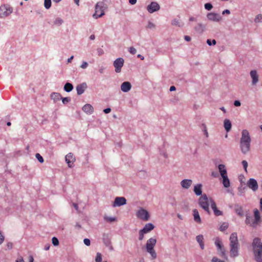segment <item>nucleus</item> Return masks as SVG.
I'll list each match as a JSON object with an SVG mask.
<instances>
[{"label": "nucleus", "instance_id": "28", "mask_svg": "<svg viewBox=\"0 0 262 262\" xmlns=\"http://www.w3.org/2000/svg\"><path fill=\"white\" fill-rule=\"evenodd\" d=\"M224 127L227 132H229L232 127L231 122L228 119H225L224 121Z\"/></svg>", "mask_w": 262, "mask_h": 262}, {"label": "nucleus", "instance_id": "4", "mask_svg": "<svg viewBox=\"0 0 262 262\" xmlns=\"http://www.w3.org/2000/svg\"><path fill=\"white\" fill-rule=\"evenodd\" d=\"M106 8V5L103 2H98L95 7V13L93 15V17L97 19L102 17L104 14V10Z\"/></svg>", "mask_w": 262, "mask_h": 262}, {"label": "nucleus", "instance_id": "49", "mask_svg": "<svg viewBox=\"0 0 262 262\" xmlns=\"http://www.w3.org/2000/svg\"><path fill=\"white\" fill-rule=\"evenodd\" d=\"M52 243L54 245V246H57L59 244V241H58V239L55 237H53L52 238Z\"/></svg>", "mask_w": 262, "mask_h": 262}, {"label": "nucleus", "instance_id": "45", "mask_svg": "<svg viewBox=\"0 0 262 262\" xmlns=\"http://www.w3.org/2000/svg\"><path fill=\"white\" fill-rule=\"evenodd\" d=\"M144 234H146L145 233H143V231L142 230H140L139 232V239L140 241L143 240L144 238Z\"/></svg>", "mask_w": 262, "mask_h": 262}, {"label": "nucleus", "instance_id": "47", "mask_svg": "<svg viewBox=\"0 0 262 262\" xmlns=\"http://www.w3.org/2000/svg\"><path fill=\"white\" fill-rule=\"evenodd\" d=\"M207 43L209 46L215 45L216 43V40L215 39H213L211 40L210 39L207 40Z\"/></svg>", "mask_w": 262, "mask_h": 262}, {"label": "nucleus", "instance_id": "46", "mask_svg": "<svg viewBox=\"0 0 262 262\" xmlns=\"http://www.w3.org/2000/svg\"><path fill=\"white\" fill-rule=\"evenodd\" d=\"M36 158L37 159L38 161L40 163L43 162V159L39 154H36L35 155Z\"/></svg>", "mask_w": 262, "mask_h": 262}, {"label": "nucleus", "instance_id": "8", "mask_svg": "<svg viewBox=\"0 0 262 262\" xmlns=\"http://www.w3.org/2000/svg\"><path fill=\"white\" fill-rule=\"evenodd\" d=\"M214 244L217 247L218 251L220 252V256L223 258L227 259L226 250L222 244V240L219 237H217L215 238Z\"/></svg>", "mask_w": 262, "mask_h": 262}, {"label": "nucleus", "instance_id": "41", "mask_svg": "<svg viewBox=\"0 0 262 262\" xmlns=\"http://www.w3.org/2000/svg\"><path fill=\"white\" fill-rule=\"evenodd\" d=\"M242 164L244 167L245 171L247 172V167L248 166V162L246 160H243L242 162Z\"/></svg>", "mask_w": 262, "mask_h": 262}, {"label": "nucleus", "instance_id": "50", "mask_svg": "<svg viewBox=\"0 0 262 262\" xmlns=\"http://www.w3.org/2000/svg\"><path fill=\"white\" fill-rule=\"evenodd\" d=\"M88 66V63L86 61H82L81 64L80 65V67L82 69H85Z\"/></svg>", "mask_w": 262, "mask_h": 262}, {"label": "nucleus", "instance_id": "34", "mask_svg": "<svg viewBox=\"0 0 262 262\" xmlns=\"http://www.w3.org/2000/svg\"><path fill=\"white\" fill-rule=\"evenodd\" d=\"M205 27L202 24H198L195 27V30L196 31L199 32H203L204 30Z\"/></svg>", "mask_w": 262, "mask_h": 262}, {"label": "nucleus", "instance_id": "59", "mask_svg": "<svg viewBox=\"0 0 262 262\" xmlns=\"http://www.w3.org/2000/svg\"><path fill=\"white\" fill-rule=\"evenodd\" d=\"M111 111V109L110 108H107L103 110V112L105 114H108L110 113Z\"/></svg>", "mask_w": 262, "mask_h": 262}, {"label": "nucleus", "instance_id": "58", "mask_svg": "<svg viewBox=\"0 0 262 262\" xmlns=\"http://www.w3.org/2000/svg\"><path fill=\"white\" fill-rule=\"evenodd\" d=\"M230 14V11L228 9H226L225 10H224L223 12H222V14L223 15H225V14Z\"/></svg>", "mask_w": 262, "mask_h": 262}, {"label": "nucleus", "instance_id": "56", "mask_svg": "<svg viewBox=\"0 0 262 262\" xmlns=\"http://www.w3.org/2000/svg\"><path fill=\"white\" fill-rule=\"evenodd\" d=\"M15 262H25V261L24 260L23 257L21 256H19L16 259Z\"/></svg>", "mask_w": 262, "mask_h": 262}, {"label": "nucleus", "instance_id": "7", "mask_svg": "<svg viewBox=\"0 0 262 262\" xmlns=\"http://www.w3.org/2000/svg\"><path fill=\"white\" fill-rule=\"evenodd\" d=\"M210 203V199H208L206 194H203L199 200V205L207 212L210 213L209 205Z\"/></svg>", "mask_w": 262, "mask_h": 262}, {"label": "nucleus", "instance_id": "5", "mask_svg": "<svg viewBox=\"0 0 262 262\" xmlns=\"http://www.w3.org/2000/svg\"><path fill=\"white\" fill-rule=\"evenodd\" d=\"M157 243L156 239L154 238H150L147 241L146 244V251L148 253H149L152 259H156L157 258V254L155 251L154 249V247L155 246Z\"/></svg>", "mask_w": 262, "mask_h": 262}, {"label": "nucleus", "instance_id": "44", "mask_svg": "<svg viewBox=\"0 0 262 262\" xmlns=\"http://www.w3.org/2000/svg\"><path fill=\"white\" fill-rule=\"evenodd\" d=\"M204 7H205V8L208 11L211 10L212 9V8H213L212 4L210 3L205 4L204 5Z\"/></svg>", "mask_w": 262, "mask_h": 262}, {"label": "nucleus", "instance_id": "32", "mask_svg": "<svg viewBox=\"0 0 262 262\" xmlns=\"http://www.w3.org/2000/svg\"><path fill=\"white\" fill-rule=\"evenodd\" d=\"M73 89V85L69 82H67L64 86V90L67 92H70Z\"/></svg>", "mask_w": 262, "mask_h": 262}, {"label": "nucleus", "instance_id": "6", "mask_svg": "<svg viewBox=\"0 0 262 262\" xmlns=\"http://www.w3.org/2000/svg\"><path fill=\"white\" fill-rule=\"evenodd\" d=\"M13 8L9 5H3L0 6V18H6L13 12Z\"/></svg>", "mask_w": 262, "mask_h": 262}, {"label": "nucleus", "instance_id": "24", "mask_svg": "<svg viewBox=\"0 0 262 262\" xmlns=\"http://www.w3.org/2000/svg\"><path fill=\"white\" fill-rule=\"evenodd\" d=\"M192 213H193L194 221L198 224H201L202 222L201 219V217L200 216V214H199V213L198 210L196 209H193L192 211Z\"/></svg>", "mask_w": 262, "mask_h": 262}, {"label": "nucleus", "instance_id": "64", "mask_svg": "<svg viewBox=\"0 0 262 262\" xmlns=\"http://www.w3.org/2000/svg\"><path fill=\"white\" fill-rule=\"evenodd\" d=\"M211 176H213V177L216 178L218 176V174L217 172H212L211 173Z\"/></svg>", "mask_w": 262, "mask_h": 262}, {"label": "nucleus", "instance_id": "35", "mask_svg": "<svg viewBox=\"0 0 262 262\" xmlns=\"http://www.w3.org/2000/svg\"><path fill=\"white\" fill-rule=\"evenodd\" d=\"M254 221V219L250 216L246 215V219L245 222L247 225H249L252 227V221Z\"/></svg>", "mask_w": 262, "mask_h": 262}, {"label": "nucleus", "instance_id": "1", "mask_svg": "<svg viewBox=\"0 0 262 262\" xmlns=\"http://www.w3.org/2000/svg\"><path fill=\"white\" fill-rule=\"evenodd\" d=\"M251 138L247 129H243L241 133L239 141V147L242 154L246 155L251 149Z\"/></svg>", "mask_w": 262, "mask_h": 262}, {"label": "nucleus", "instance_id": "26", "mask_svg": "<svg viewBox=\"0 0 262 262\" xmlns=\"http://www.w3.org/2000/svg\"><path fill=\"white\" fill-rule=\"evenodd\" d=\"M218 169L221 177L225 176L227 175V171L226 166L224 164H219L218 165Z\"/></svg>", "mask_w": 262, "mask_h": 262}, {"label": "nucleus", "instance_id": "37", "mask_svg": "<svg viewBox=\"0 0 262 262\" xmlns=\"http://www.w3.org/2000/svg\"><path fill=\"white\" fill-rule=\"evenodd\" d=\"M228 227V224L227 223H223L220 227V230L221 231L226 230Z\"/></svg>", "mask_w": 262, "mask_h": 262}, {"label": "nucleus", "instance_id": "36", "mask_svg": "<svg viewBox=\"0 0 262 262\" xmlns=\"http://www.w3.org/2000/svg\"><path fill=\"white\" fill-rule=\"evenodd\" d=\"M254 22L259 23L262 22V14H259L257 15L254 18Z\"/></svg>", "mask_w": 262, "mask_h": 262}, {"label": "nucleus", "instance_id": "23", "mask_svg": "<svg viewBox=\"0 0 262 262\" xmlns=\"http://www.w3.org/2000/svg\"><path fill=\"white\" fill-rule=\"evenodd\" d=\"M155 228V226L152 223H147L145 224L142 229L143 233H147L152 230Z\"/></svg>", "mask_w": 262, "mask_h": 262}, {"label": "nucleus", "instance_id": "57", "mask_svg": "<svg viewBox=\"0 0 262 262\" xmlns=\"http://www.w3.org/2000/svg\"><path fill=\"white\" fill-rule=\"evenodd\" d=\"M234 105L235 106H241V102H240V101L239 100H235L234 102Z\"/></svg>", "mask_w": 262, "mask_h": 262}, {"label": "nucleus", "instance_id": "12", "mask_svg": "<svg viewBox=\"0 0 262 262\" xmlns=\"http://www.w3.org/2000/svg\"><path fill=\"white\" fill-rule=\"evenodd\" d=\"M126 204V200L123 196H117L115 198L113 206L114 207L121 206Z\"/></svg>", "mask_w": 262, "mask_h": 262}, {"label": "nucleus", "instance_id": "27", "mask_svg": "<svg viewBox=\"0 0 262 262\" xmlns=\"http://www.w3.org/2000/svg\"><path fill=\"white\" fill-rule=\"evenodd\" d=\"M193 191L196 195H201L202 193V185L201 184H197L194 185Z\"/></svg>", "mask_w": 262, "mask_h": 262}, {"label": "nucleus", "instance_id": "3", "mask_svg": "<svg viewBox=\"0 0 262 262\" xmlns=\"http://www.w3.org/2000/svg\"><path fill=\"white\" fill-rule=\"evenodd\" d=\"M252 246L255 259L257 262H262V243L258 238L253 239Z\"/></svg>", "mask_w": 262, "mask_h": 262}, {"label": "nucleus", "instance_id": "62", "mask_svg": "<svg viewBox=\"0 0 262 262\" xmlns=\"http://www.w3.org/2000/svg\"><path fill=\"white\" fill-rule=\"evenodd\" d=\"M98 55L100 56L103 54V51L101 49H98Z\"/></svg>", "mask_w": 262, "mask_h": 262}, {"label": "nucleus", "instance_id": "13", "mask_svg": "<svg viewBox=\"0 0 262 262\" xmlns=\"http://www.w3.org/2000/svg\"><path fill=\"white\" fill-rule=\"evenodd\" d=\"M102 240L105 246L107 247L110 251L114 250V248L111 241V238L108 234H104L103 235Z\"/></svg>", "mask_w": 262, "mask_h": 262}, {"label": "nucleus", "instance_id": "21", "mask_svg": "<svg viewBox=\"0 0 262 262\" xmlns=\"http://www.w3.org/2000/svg\"><path fill=\"white\" fill-rule=\"evenodd\" d=\"M121 90L123 92H128L132 88V85L129 82H123L121 85Z\"/></svg>", "mask_w": 262, "mask_h": 262}, {"label": "nucleus", "instance_id": "15", "mask_svg": "<svg viewBox=\"0 0 262 262\" xmlns=\"http://www.w3.org/2000/svg\"><path fill=\"white\" fill-rule=\"evenodd\" d=\"M247 186L252 189L253 191H256L258 188V183L256 180L253 178H250L247 183Z\"/></svg>", "mask_w": 262, "mask_h": 262}, {"label": "nucleus", "instance_id": "40", "mask_svg": "<svg viewBox=\"0 0 262 262\" xmlns=\"http://www.w3.org/2000/svg\"><path fill=\"white\" fill-rule=\"evenodd\" d=\"M236 213L240 216H243L244 215L243 209L241 207L236 209Z\"/></svg>", "mask_w": 262, "mask_h": 262}, {"label": "nucleus", "instance_id": "53", "mask_svg": "<svg viewBox=\"0 0 262 262\" xmlns=\"http://www.w3.org/2000/svg\"><path fill=\"white\" fill-rule=\"evenodd\" d=\"M83 243L87 246H89L91 245V241L89 238H84L83 240Z\"/></svg>", "mask_w": 262, "mask_h": 262}, {"label": "nucleus", "instance_id": "54", "mask_svg": "<svg viewBox=\"0 0 262 262\" xmlns=\"http://www.w3.org/2000/svg\"><path fill=\"white\" fill-rule=\"evenodd\" d=\"M149 29H153L155 27V25L151 21H149L147 27Z\"/></svg>", "mask_w": 262, "mask_h": 262}, {"label": "nucleus", "instance_id": "48", "mask_svg": "<svg viewBox=\"0 0 262 262\" xmlns=\"http://www.w3.org/2000/svg\"><path fill=\"white\" fill-rule=\"evenodd\" d=\"M128 51H129V52L130 54H132L133 55H135L136 53V52H137L136 49L135 48L133 47H130L128 49Z\"/></svg>", "mask_w": 262, "mask_h": 262}, {"label": "nucleus", "instance_id": "43", "mask_svg": "<svg viewBox=\"0 0 262 262\" xmlns=\"http://www.w3.org/2000/svg\"><path fill=\"white\" fill-rule=\"evenodd\" d=\"M61 99H62V102L64 104H67L71 101V98L70 97H61Z\"/></svg>", "mask_w": 262, "mask_h": 262}, {"label": "nucleus", "instance_id": "18", "mask_svg": "<svg viewBox=\"0 0 262 262\" xmlns=\"http://www.w3.org/2000/svg\"><path fill=\"white\" fill-rule=\"evenodd\" d=\"M254 221H252V227H256L258 225L260 219V216L259 211L257 209H255L254 210Z\"/></svg>", "mask_w": 262, "mask_h": 262}, {"label": "nucleus", "instance_id": "16", "mask_svg": "<svg viewBox=\"0 0 262 262\" xmlns=\"http://www.w3.org/2000/svg\"><path fill=\"white\" fill-rule=\"evenodd\" d=\"M66 162L70 168L73 167V164L75 161V158L72 153H69L65 157Z\"/></svg>", "mask_w": 262, "mask_h": 262}, {"label": "nucleus", "instance_id": "9", "mask_svg": "<svg viewBox=\"0 0 262 262\" xmlns=\"http://www.w3.org/2000/svg\"><path fill=\"white\" fill-rule=\"evenodd\" d=\"M136 215L138 219L144 221H148L150 217L148 212L142 208L137 212Z\"/></svg>", "mask_w": 262, "mask_h": 262}, {"label": "nucleus", "instance_id": "42", "mask_svg": "<svg viewBox=\"0 0 262 262\" xmlns=\"http://www.w3.org/2000/svg\"><path fill=\"white\" fill-rule=\"evenodd\" d=\"M96 262H102V256L100 253H97L95 259Z\"/></svg>", "mask_w": 262, "mask_h": 262}, {"label": "nucleus", "instance_id": "39", "mask_svg": "<svg viewBox=\"0 0 262 262\" xmlns=\"http://www.w3.org/2000/svg\"><path fill=\"white\" fill-rule=\"evenodd\" d=\"M44 6H45V7L47 9H49L51 6V0H45Z\"/></svg>", "mask_w": 262, "mask_h": 262}, {"label": "nucleus", "instance_id": "30", "mask_svg": "<svg viewBox=\"0 0 262 262\" xmlns=\"http://www.w3.org/2000/svg\"><path fill=\"white\" fill-rule=\"evenodd\" d=\"M196 240L197 242L199 244L200 246L201 249L203 250L204 249V236L202 235H199L196 237Z\"/></svg>", "mask_w": 262, "mask_h": 262}, {"label": "nucleus", "instance_id": "61", "mask_svg": "<svg viewBox=\"0 0 262 262\" xmlns=\"http://www.w3.org/2000/svg\"><path fill=\"white\" fill-rule=\"evenodd\" d=\"M184 39L187 41H189L191 40V38L190 36L186 35L184 36Z\"/></svg>", "mask_w": 262, "mask_h": 262}, {"label": "nucleus", "instance_id": "2", "mask_svg": "<svg viewBox=\"0 0 262 262\" xmlns=\"http://www.w3.org/2000/svg\"><path fill=\"white\" fill-rule=\"evenodd\" d=\"M229 241L230 256L233 258L237 257L238 255L239 244L236 232H233L230 235Z\"/></svg>", "mask_w": 262, "mask_h": 262}, {"label": "nucleus", "instance_id": "33", "mask_svg": "<svg viewBox=\"0 0 262 262\" xmlns=\"http://www.w3.org/2000/svg\"><path fill=\"white\" fill-rule=\"evenodd\" d=\"M63 20L60 17H56L53 21V24L57 26H59L62 24Z\"/></svg>", "mask_w": 262, "mask_h": 262}, {"label": "nucleus", "instance_id": "51", "mask_svg": "<svg viewBox=\"0 0 262 262\" xmlns=\"http://www.w3.org/2000/svg\"><path fill=\"white\" fill-rule=\"evenodd\" d=\"M171 24L173 26H178L180 27V22H179V20L178 19H173L172 21Z\"/></svg>", "mask_w": 262, "mask_h": 262}, {"label": "nucleus", "instance_id": "14", "mask_svg": "<svg viewBox=\"0 0 262 262\" xmlns=\"http://www.w3.org/2000/svg\"><path fill=\"white\" fill-rule=\"evenodd\" d=\"M160 8V5L157 2H152L147 6V10L149 13H152L158 11Z\"/></svg>", "mask_w": 262, "mask_h": 262}, {"label": "nucleus", "instance_id": "29", "mask_svg": "<svg viewBox=\"0 0 262 262\" xmlns=\"http://www.w3.org/2000/svg\"><path fill=\"white\" fill-rule=\"evenodd\" d=\"M51 98L54 101V103H56L61 99V96L58 93L54 92L51 94Z\"/></svg>", "mask_w": 262, "mask_h": 262}, {"label": "nucleus", "instance_id": "22", "mask_svg": "<svg viewBox=\"0 0 262 262\" xmlns=\"http://www.w3.org/2000/svg\"><path fill=\"white\" fill-rule=\"evenodd\" d=\"M82 110L86 114L91 115L94 112V108L91 104H86L82 107Z\"/></svg>", "mask_w": 262, "mask_h": 262}, {"label": "nucleus", "instance_id": "38", "mask_svg": "<svg viewBox=\"0 0 262 262\" xmlns=\"http://www.w3.org/2000/svg\"><path fill=\"white\" fill-rule=\"evenodd\" d=\"M104 220L110 223H112L115 222L116 220V218L113 216H105Z\"/></svg>", "mask_w": 262, "mask_h": 262}, {"label": "nucleus", "instance_id": "25", "mask_svg": "<svg viewBox=\"0 0 262 262\" xmlns=\"http://www.w3.org/2000/svg\"><path fill=\"white\" fill-rule=\"evenodd\" d=\"M86 88V84L83 83L81 84H79L76 87V91L78 95H81L83 94Z\"/></svg>", "mask_w": 262, "mask_h": 262}, {"label": "nucleus", "instance_id": "20", "mask_svg": "<svg viewBox=\"0 0 262 262\" xmlns=\"http://www.w3.org/2000/svg\"><path fill=\"white\" fill-rule=\"evenodd\" d=\"M192 184V181L190 179H184L180 182L181 187L184 189H188Z\"/></svg>", "mask_w": 262, "mask_h": 262}, {"label": "nucleus", "instance_id": "19", "mask_svg": "<svg viewBox=\"0 0 262 262\" xmlns=\"http://www.w3.org/2000/svg\"><path fill=\"white\" fill-rule=\"evenodd\" d=\"M250 76L252 78V84L255 85L259 80V76L256 70H252L250 73Z\"/></svg>", "mask_w": 262, "mask_h": 262}, {"label": "nucleus", "instance_id": "17", "mask_svg": "<svg viewBox=\"0 0 262 262\" xmlns=\"http://www.w3.org/2000/svg\"><path fill=\"white\" fill-rule=\"evenodd\" d=\"M210 203L212 209L213 211L214 214L216 216H220L223 214L222 211L219 210L216 207L215 202L211 199L210 198Z\"/></svg>", "mask_w": 262, "mask_h": 262}, {"label": "nucleus", "instance_id": "63", "mask_svg": "<svg viewBox=\"0 0 262 262\" xmlns=\"http://www.w3.org/2000/svg\"><path fill=\"white\" fill-rule=\"evenodd\" d=\"M129 3L131 5H135L137 3V0H129Z\"/></svg>", "mask_w": 262, "mask_h": 262}, {"label": "nucleus", "instance_id": "11", "mask_svg": "<svg viewBox=\"0 0 262 262\" xmlns=\"http://www.w3.org/2000/svg\"><path fill=\"white\" fill-rule=\"evenodd\" d=\"M208 20L214 22H220L222 19V16L218 13L210 12L207 14Z\"/></svg>", "mask_w": 262, "mask_h": 262}, {"label": "nucleus", "instance_id": "31", "mask_svg": "<svg viewBox=\"0 0 262 262\" xmlns=\"http://www.w3.org/2000/svg\"><path fill=\"white\" fill-rule=\"evenodd\" d=\"M222 178L223 179L222 183L224 186L226 188L229 187L230 185V183L229 179H228V176L227 175L225 176H223L222 177Z\"/></svg>", "mask_w": 262, "mask_h": 262}, {"label": "nucleus", "instance_id": "52", "mask_svg": "<svg viewBox=\"0 0 262 262\" xmlns=\"http://www.w3.org/2000/svg\"><path fill=\"white\" fill-rule=\"evenodd\" d=\"M212 262H225L224 261L221 260L216 257H213L211 260Z\"/></svg>", "mask_w": 262, "mask_h": 262}, {"label": "nucleus", "instance_id": "55", "mask_svg": "<svg viewBox=\"0 0 262 262\" xmlns=\"http://www.w3.org/2000/svg\"><path fill=\"white\" fill-rule=\"evenodd\" d=\"M5 237L2 234V232L0 231V245H1L4 241Z\"/></svg>", "mask_w": 262, "mask_h": 262}, {"label": "nucleus", "instance_id": "60", "mask_svg": "<svg viewBox=\"0 0 262 262\" xmlns=\"http://www.w3.org/2000/svg\"><path fill=\"white\" fill-rule=\"evenodd\" d=\"M104 70L105 68H104L103 67H101L99 69V72L102 74L104 72Z\"/></svg>", "mask_w": 262, "mask_h": 262}, {"label": "nucleus", "instance_id": "10", "mask_svg": "<svg viewBox=\"0 0 262 262\" xmlns=\"http://www.w3.org/2000/svg\"><path fill=\"white\" fill-rule=\"evenodd\" d=\"M124 60L122 58H117L113 63L115 67V71L116 73H120L121 71L122 68L124 65Z\"/></svg>", "mask_w": 262, "mask_h": 262}]
</instances>
